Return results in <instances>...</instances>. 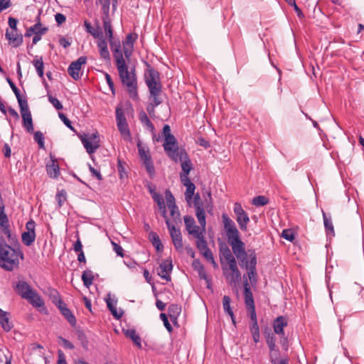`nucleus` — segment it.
Here are the masks:
<instances>
[{"instance_id":"nucleus-11","label":"nucleus","mask_w":364,"mask_h":364,"mask_svg":"<svg viewBox=\"0 0 364 364\" xmlns=\"http://www.w3.org/2000/svg\"><path fill=\"white\" fill-rule=\"evenodd\" d=\"M173 269L172 260L167 259L163 261L158 268V275L167 282L171 281L170 274Z\"/></svg>"},{"instance_id":"nucleus-64","label":"nucleus","mask_w":364,"mask_h":364,"mask_svg":"<svg viewBox=\"0 0 364 364\" xmlns=\"http://www.w3.org/2000/svg\"><path fill=\"white\" fill-rule=\"evenodd\" d=\"M58 339L61 341L62 344L63 345V346L65 348H68V349H74V345L70 342L68 340L60 336L58 337Z\"/></svg>"},{"instance_id":"nucleus-38","label":"nucleus","mask_w":364,"mask_h":364,"mask_svg":"<svg viewBox=\"0 0 364 364\" xmlns=\"http://www.w3.org/2000/svg\"><path fill=\"white\" fill-rule=\"evenodd\" d=\"M195 237L197 239L196 247L200 253L209 249L205 240L203 233L200 234L199 237Z\"/></svg>"},{"instance_id":"nucleus-29","label":"nucleus","mask_w":364,"mask_h":364,"mask_svg":"<svg viewBox=\"0 0 364 364\" xmlns=\"http://www.w3.org/2000/svg\"><path fill=\"white\" fill-rule=\"evenodd\" d=\"M46 171L50 178H55L60 174L58 164L55 160H52L51 164L46 166Z\"/></svg>"},{"instance_id":"nucleus-60","label":"nucleus","mask_w":364,"mask_h":364,"mask_svg":"<svg viewBox=\"0 0 364 364\" xmlns=\"http://www.w3.org/2000/svg\"><path fill=\"white\" fill-rule=\"evenodd\" d=\"M146 171L151 176L154 173V165L151 161V159H146L145 161H144Z\"/></svg>"},{"instance_id":"nucleus-15","label":"nucleus","mask_w":364,"mask_h":364,"mask_svg":"<svg viewBox=\"0 0 364 364\" xmlns=\"http://www.w3.org/2000/svg\"><path fill=\"white\" fill-rule=\"evenodd\" d=\"M0 228L1 230L8 237H11V232L9 226V219L4 212V205L3 203L0 204Z\"/></svg>"},{"instance_id":"nucleus-27","label":"nucleus","mask_w":364,"mask_h":364,"mask_svg":"<svg viewBox=\"0 0 364 364\" xmlns=\"http://www.w3.org/2000/svg\"><path fill=\"white\" fill-rule=\"evenodd\" d=\"M181 312V306L178 304H171L168 309V316L173 324L177 323V318Z\"/></svg>"},{"instance_id":"nucleus-13","label":"nucleus","mask_w":364,"mask_h":364,"mask_svg":"<svg viewBox=\"0 0 364 364\" xmlns=\"http://www.w3.org/2000/svg\"><path fill=\"white\" fill-rule=\"evenodd\" d=\"M110 45L111 50L113 53V56L115 60V64L119 63V61H125L122 51L121 50V43L119 40H114V38L108 39Z\"/></svg>"},{"instance_id":"nucleus-39","label":"nucleus","mask_w":364,"mask_h":364,"mask_svg":"<svg viewBox=\"0 0 364 364\" xmlns=\"http://www.w3.org/2000/svg\"><path fill=\"white\" fill-rule=\"evenodd\" d=\"M126 336L130 338L132 341L134 343L135 345H136L138 347L141 348V338L136 333L135 330L134 329H127L125 331Z\"/></svg>"},{"instance_id":"nucleus-42","label":"nucleus","mask_w":364,"mask_h":364,"mask_svg":"<svg viewBox=\"0 0 364 364\" xmlns=\"http://www.w3.org/2000/svg\"><path fill=\"white\" fill-rule=\"evenodd\" d=\"M250 260H247L243 262L247 269H256L257 258L256 255L252 252L249 255Z\"/></svg>"},{"instance_id":"nucleus-20","label":"nucleus","mask_w":364,"mask_h":364,"mask_svg":"<svg viewBox=\"0 0 364 364\" xmlns=\"http://www.w3.org/2000/svg\"><path fill=\"white\" fill-rule=\"evenodd\" d=\"M84 26L86 31L90 35H92L93 38H96L102 37V35L103 33L102 32V29L99 25L98 21L96 22L95 26H92L90 22L85 21L84 22Z\"/></svg>"},{"instance_id":"nucleus-14","label":"nucleus","mask_w":364,"mask_h":364,"mask_svg":"<svg viewBox=\"0 0 364 364\" xmlns=\"http://www.w3.org/2000/svg\"><path fill=\"white\" fill-rule=\"evenodd\" d=\"M5 36L13 47L17 48L23 43V36L18 31L6 29Z\"/></svg>"},{"instance_id":"nucleus-55","label":"nucleus","mask_w":364,"mask_h":364,"mask_svg":"<svg viewBox=\"0 0 364 364\" xmlns=\"http://www.w3.org/2000/svg\"><path fill=\"white\" fill-rule=\"evenodd\" d=\"M48 100L56 109L60 110L63 109L62 104L57 98L53 96H48Z\"/></svg>"},{"instance_id":"nucleus-6","label":"nucleus","mask_w":364,"mask_h":364,"mask_svg":"<svg viewBox=\"0 0 364 364\" xmlns=\"http://www.w3.org/2000/svg\"><path fill=\"white\" fill-rule=\"evenodd\" d=\"M163 134L164 136V143L163 144L164 150L170 158H173L175 156H177L176 154H174V151L180 148L178 146L175 136L171 133L169 125L165 124L164 126Z\"/></svg>"},{"instance_id":"nucleus-17","label":"nucleus","mask_w":364,"mask_h":364,"mask_svg":"<svg viewBox=\"0 0 364 364\" xmlns=\"http://www.w3.org/2000/svg\"><path fill=\"white\" fill-rule=\"evenodd\" d=\"M0 325L6 332L10 331L14 327L13 322L11 320L10 314L1 309H0Z\"/></svg>"},{"instance_id":"nucleus-24","label":"nucleus","mask_w":364,"mask_h":364,"mask_svg":"<svg viewBox=\"0 0 364 364\" xmlns=\"http://www.w3.org/2000/svg\"><path fill=\"white\" fill-rule=\"evenodd\" d=\"M23 119V126L29 133L33 132V124L30 111L21 113Z\"/></svg>"},{"instance_id":"nucleus-32","label":"nucleus","mask_w":364,"mask_h":364,"mask_svg":"<svg viewBox=\"0 0 364 364\" xmlns=\"http://www.w3.org/2000/svg\"><path fill=\"white\" fill-rule=\"evenodd\" d=\"M107 306L109 310L111 311L113 316L117 319L120 318L122 316L123 312L120 310L118 311L116 308V301L109 299H107Z\"/></svg>"},{"instance_id":"nucleus-1","label":"nucleus","mask_w":364,"mask_h":364,"mask_svg":"<svg viewBox=\"0 0 364 364\" xmlns=\"http://www.w3.org/2000/svg\"><path fill=\"white\" fill-rule=\"evenodd\" d=\"M223 221L228 242L232 247V252L237 259L244 262L247 255L245 252V243L240 238V232L235 223L225 214L223 215Z\"/></svg>"},{"instance_id":"nucleus-9","label":"nucleus","mask_w":364,"mask_h":364,"mask_svg":"<svg viewBox=\"0 0 364 364\" xmlns=\"http://www.w3.org/2000/svg\"><path fill=\"white\" fill-rule=\"evenodd\" d=\"M87 61L85 56L80 57L77 60L72 62L68 68V74L74 79L78 80L80 77L81 67Z\"/></svg>"},{"instance_id":"nucleus-25","label":"nucleus","mask_w":364,"mask_h":364,"mask_svg":"<svg viewBox=\"0 0 364 364\" xmlns=\"http://www.w3.org/2000/svg\"><path fill=\"white\" fill-rule=\"evenodd\" d=\"M244 295L247 308L255 306L253 295L251 291L250 286L247 280L244 282Z\"/></svg>"},{"instance_id":"nucleus-3","label":"nucleus","mask_w":364,"mask_h":364,"mask_svg":"<svg viewBox=\"0 0 364 364\" xmlns=\"http://www.w3.org/2000/svg\"><path fill=\"white\" fill-rule=\"evenodd\" d=\"M19 257L23 258V253L18 250L8 245L6 242L0 243V267L6 271H12L19 264Z\"/></svg>"},{"instance_id":"nucleus-23","label":"nucleus","mask_w":364,"mask_h":364,"mask_svg":"<svg viewBox=\"0 0 364 364\" xmlns=\"http://www.w3.org/2000/svg\"><path fill=\"white\" fill-rule=\"evenodd\" d=\"M287 326V322L283 316L277 317L273 324L274 331L275 333L284 336V328Z\"/></svg>"},{"instance_id":"nucleus-10","label":"nucleus","mask_w":364,"mask_h":364,"mask_svg":"<svg viewBox=\"0 0 364 364\" xmlns=\"http://www.w3.org/2000/svg\"><path fill=\"white\" fill-rule=\"evenodd\" d=\"M184 223L188 234L193 235L194 237H199L200 234L205 232V231L202 230L201 226L198 227L196 225L195 220L192 216H184Z\"/></svg>"},{"instance_id":"nucleus-44","label":"nucleus","mask_w":364,"mask_h":364,"mask_svg":"<svg viewBox=\"0 0 364 364\" xmlns=\"http://www.w3.org/2000/svg\"><path fill=\"white\" fill-rule=\"evenodd\" d=\"M116 120L117 125L127 123L124 112L122 109L119 106H117L116 108Z\"/></svg>"},{"instance_id":"nucleus-57","label":"nucleus","mask_w":364,"mask_h":364,"mask_svg":"<svg viewBox=\"0 0 364 364\" xmlns=\"http://www.w3.org/2000/svg\"><path fill=\"white\" fill-rule=\"evenodd\" d=\"M97 1L101 5L103 13H109L110 0H97Z\"/></svg>"},{"instance_id":"nucleus-36","label":"nucleus","mask_w":364,"mask_h":364,"mask_svg":"<svg viewBox=\"0 0 364 364\" xmlns=\"http://www.w3.org/2000/svg\"><path fill=\"white\" fill-rule=\"evenodd\" d=\"M49 297L52 302L56 306H60L63 304V301L60 299L59 293L54 289H50L49 290Z\"/></svg>"},{"instance_id":"nucleus-52","label":"nucleus","mask_w":364,"mask_h":364,"mask_svg":"<svg viewBox=\"0 0 364 364\" xmlns=\"http://www.w3.org/2000/svg\"><path fill=\"white\" fill-rule=\"evenodd\" d=\"M34 139L38 143L39 148L44 149V136L40 131H37L34 133Z\"/></svg>"},{"instance_id":"nucleus-16","label":"nucleus","mask_w":364,"mask_h":364,"mask_svg":"<svg viewBox=\"0 0 364 364\" xmlns=\"http://www.w3.org/2000/svg\"><path fill=\"white\" fill-rule=\"evenodd\" d=\"M266 341H267V344L270 350V358H271V362L273 363V364H275V360L277 359L278 358V355H279V353H278V350H277L275 349L276 348V344H275V342H276V340H275V337L272 334V333H269L267 336V338H266Z\"/></svg>"},{"instance_id":"nucleus-26","label":"nucleus","mask_w":364,"mask_h":364,"mask_svg":"<svg viewBox=\"0 0 364 364\" xmlns=\"http://www.w3.org/2000/svg\"><path fill=\"white\" fill-rule=\"evenodd\" d=\"M196 217L198 220L199 224L200 225L202 228L203 231H205V225H206V221H205V213L203 208V206L202 204H198L196 203Z\"/></svg>"},{"instance_id":"nucleus-53","label":"nucleus","mask_w":364,"mask_h":364,"mask_svg":"<svg viewBox=\"0 0 364 364\" xmlns=\"http://www.w3.org/2000/svg\"><path fill=\"white\" fill-rule=\"evenodd\" d=\"M201 254L203 255V257L206 259L207 261H208L213 264V266L215 268L218 267V265L214 259L213 253L210 249L201 252Z\"/></svg>"},{"instance_id":"nucleus-33","label":"nucleus","mask_w":364,"mask_h":364,"mask_svg":"<svg viewBox=\"0 0 364 364\" xmlns=\"http://www.w3.org/2000/svg\"><path fill=\"white\" fill-rule=\"evenodd\" d=\"M236 220L242 230H247L250 218L245 212L241 215H236Z\"/></svg>"},{"instance_id":"nucleus-50","label":"nucleus","mask_w":364,"mask_h":364,"mask_svg":"<svg viewBox=\"0 0 364 364\" xmlns=\"http://www.w3.org/2000/svg\"><path fill=\"white\" fill-rule=\"evenodd\" d=\"M268 198L264 196H259L252 199V203L255 206H263L268 203Z\"/></svg>"},{"instance_id":"nucleus-4","label":"nucleus","mask_w":364,"mask_h":364,"mask_svg":"<svg viewBox=\"0 0 364 364\" xmlns=\"http://www.w3.org/2000/svg\"><path fill=\"white\" fill-rule=\"evenodd\" d=\"M220 261L222 263V265H223V259H225L228 264L229 269L230 272H226V269L223 267L224 274L226 276L227 279L230 283L235 284L238 280L240 279V272L238 269L237 262L234 256L232 255V253L231 252L229 247L227 246L221 247L220 248Z\"/></svg>"},{"instance_id":"nucleus-46","label":"nucleus","mask_w":364,"mask_h":364,"mask_svg":"<svg viewBox=\"0 0 364 364\" xmlns=\"http://www.w3.org/2000/svg\"><path fill=\"white\" fill-rule=\"evenodd\" d=\"M186 191L185 193V198L188 203H190L191 200L193 199V196L194 195L196 186L194 183L190 184L189 186H186Z\"/></svg>"},{"instance_id":"nucleus-7","label":"nucleus","mask_w":364,"mask_h":364,"mask_svg":"<svg viewBox=\"0 0 364 364\" xmlns=\"http://www.w3.org/2000/svg\"><path fill=\"white\" fill-rule=\"evenodd\" d=\"M174 154H177L173 158H171L175 162L180 161L181 163V168L183 173L181 174L188 175L191 170V162L188 159V154L183 149H176Z\"/></svg>"},{"instance_id":"nucleus-8","label":"nucleus","mask_w":364,"mask_h":364,"mask_svg":"<svg viewBox=\"0 0 364 364\" xmlns=\"http://www.w3.org/2000/svg\"><path fill=\"white\" fill-rule=\"evenodd\" d=\"M166 224L169 230L173 244L176 250L181 252L183 250L182 235L178 228H176L174 224H172L169 219H166Z\"/></svg>"},{"instance_id":"nucleus-21","label":"nucleus","mask_w":364,"mask_h":364,"mask_svg":"<svg viewBox=\"0 0 364 364\" xmlns=\"http://www.w3.org/2000/svg\"><path fill=\"white\" fill-rule=\"evenodd\" d=\"M60 311V313L63 314V316L65 317V318L68 321V322L72 326H75L76 325V318L73 314L71 312V311L67 308L66 304L64 303L58 307Z\"/></svg>"},{"instance_id":"nucleus-45","label":"nucleus","mask_w":364,"mask_h":364,"mask_svg":"<svg viewBox=\"0 0 364 364\" xmlns=\"http://www.w3.org/2000/svg\"><path fill=\"white\" fill-rule=\"evenodd\" d=\"M250 331L252 333L254 342L258 343L259 341V328L257 322L252 323Z\"/></svg>"},{"instance_id":"nucleus-59","label":"nucleus","mask_w":364,"mask_h":364,"mask_svg":"<svg viewBox=\"0 0 364 364\" xmlns=\"http://www.w3.org/2000/svg\"><path fill=\"white\" fill-rule=\"evenodd\" d=\"M97 38L98 39L97 47L99 48V50L107 49V41L105 39L103 34L102 35V37Z\"/></svg>"},{"instance_id":"nucleus-35","label":"nucleus","mask_w":364,"mask_h":364,"mask_svg":"<svg viewBox=\"0 0 364 364\" xmlns=\"http://www.w3.org/2000/svg\"><path fill=\"white\" fill-rule=\"evenodd\" d=\"M139 119L141 124L146 127L150 132L154 131V126L152 122L149 120L145 112L141 111L139 113Z\"/></svg>"},{"instance_id":"nucleus-34","label":"nucleus","mask_w":364,"mask_h":364,"mask_svg":"<svg viewBox=\"0 0 364 364\" xmlns=\"http://www.w3.org/2000/svg\"><path fill=\"white\" fill-rule=\"evenodd\" d=\"M117 127L122 138L126 141H130L132 140V136L127 123L117 124Z\"/></svg>"},{"instance_id":"nucleus-28","label":"nucleus","mask_w":364,"mask_h":364,"mask_svg":"<svg viewBox=\"0 0 364 364\" xmlns=\"http://www.w3.org/2000/svg\"><path fill=\"white\" fill-rule=\"evenodd\" d=\"M150 92V100L151 103H155V105H159L162 100L160 97V94L161 92V87L156 88L149 89Z\"/></svg>"},{"instance_id":"nucleus-43","label":"nucleus","mask_w":364,"mask_h":364,"mask_svg":"<svg viewBox=\"0 0 364 364\" xmlns=\"http://www.w3.org/2000/svg\"><path fill=\"white\" fill-rule=\"evenodd\" d=\"M168 209L170 210L171 216L173 218L172 220H170V221L176 226L178 223H181L180 213L177 207L170 208Z\"/></svg>"},{"instance_id":"nucleus-37","label":"nucleus","mask_w":364,"mask_h":364,"mask_svg":"<svg viewBox=\"0 0 364 364\" xmlns=\"http://www.w3.org/2000/svg\"><path fill=\"white\" fill-rule=\"evenodd\" d=\"M94 275L91 270H85L82 274V280L86 287H89L93 282Z\"/></svg>"},{"instance_id":"nucleus-48","label":"nucleus","mask_w":364,"mask_h":364,"mask_svg":"<svg viewBox=\"0 0 364 364\" xmlns=\"http://www.w3.org/2000/svg\"><path fill=\"white\" fill-rule=\"evenodd\" d=\"M165 196L168 208H176L175 198L169 190L166 191Z\"/></svg>"},{"instance_id":"nucleus-12","label":"nucleus","mask_w":364,"mask_h":364,"mask_svg":"<svg viewBox=\"0 0 364 364\" xmlns=\"http://www.w3.org/2000/svg\"><path fill=\"white\" fill-rule=\"evenodd\" d=\"M146 84L149 89L161 87L159 73L151 68L148 70V75L146 77Z\"/></svg>"},{"instance_id":"nucleus-51","label":"nucleus","mask_w":364,"mask_h":364,"mask_svg":"<svg viewBox=\"0 0 364 364\" xmlns=\"http://www.w3.org/2000/svg\"><path fill=\"white\" fill-rule=\"evenodd\" d=\"M16 98L19 105L21 113L30 111L26 100H23L21 95H18V97H16Z\"/></svg>"},{"instance_id":"nucleus-5","label":"nucleus","mask_w":364,"mask_h":364,"mask_svg":"<svg viewBox=\"0 0 364 364\" xmlns=\"http://www.w3.org/2000/svg\"><path fill=\"white\" fill-rule=\"evenodd\" d=\"M14 288L23 299L28 300L33 306L42 307L44 306V301L41 296L26 282L19 281L14 286Z\"/></svg>"},{"instance_id":"nucleus-30","label":"nucleus","mask_w":364,"mask_h":364,"mask_svg":"<svg viewBox=\"0 0 364 364\" xmlns=\"http://www.w3.org/2000/svg\"><path fill=\"white\" fill-rule=\"evenodd\" d=\"M32 63H33V66L35 67L38 76L41 78L43 79L44 63H43V58L36 56L33 59Z\"/></svg>"},{"instance_id":"nucleus-47","label":"nucleus","mask_w":364,"mask_h":364,"mask_svg":"<svg viewBox=\"0 0 364 364\" xmlns=\"http://www.w3.org/2000/svg\"><path fill=\"white\" fill-rule=\"evenodd\" d=\"M151 242L154 246L157 252H161L163 250V245L161 242L160 238L156 233H152L151 235Z\"/></svg>"},{"instance_id":"nucleus-58","label":"nucleus","mask_w":364,"mask_h":364,"mask_svg":"<svg viewBox=\"0 0 364 364\" xmlns=\"http://www.w3.org/2000/svg\"><path fill=\"white\" fill-rule=\"evenodd\" d=\"M160 318L163 321L164 324L166 328L167 329V331L171 333L172 331L173 328H172L171 325L168 322L166 314L161 313L160 314Z\"/></svg>"},{"instance_id":"nucleus-18","label":"nucleus","mask_w":364,"mask_h":364,"mask_svg":"<svg viewBox=\"0 0 364 364\" xmlns=\"http://www.w3.org/2000/svg\"><path fill=\"white\" fill-rule=\"evenodd\" d=\"M81 141L88 154L94 153L100 147V141H93L91 138H88L87 135L80 137Z\"/></svg>"},{"instance_id":"nucleus-31","label":"nucleus","mask_w":364,"mask_h":364,"mask_svg":"<svg viewBox=\"0 0 364 364\" xmlns=\"http://www.w3.org/2000/svg\"><path fill=\"white\" fill-rule=\"evenodd\" d=\"M231 299L228 296H224L223 298V307L225 312H227L231 317L233 324H235L233 311L230 307Z\"/></svg>"},{"instance_id":"nucleus-63","label":"nucleus","mask_w":364,"mask_h":364,"mask_svg":"<svg viewBox=\"0 0 364 364\" xmlns=\"http://www.w3.org/2000/svg\"><path fill=\"white\" fill-rule=\"evenodd\" d=\"M112 245L113 246V249H114V252L117 254V255L123 257H124L123 248L113 241H112Z\"/></svg>"},{"instance_id":"nucleus-62","label":"nucleus","mask_w":364,"mask_h":364,"mask_svg":"<svg viewBox=\"0 0 364 364\" xmlns=\"http://www.w3.org/2000/svg\"><path fill=\"white\" fill-rule=\"evenodd\" d=\"M35 227H36L35 222L32 220H29L28 222L26 223V228L27 230L26 232L32 233V234H36Z\"/></svg>"},{"instance_id":"nucleus-2","label":"nucleus","mask_w":364,"mask_h":364,"mask_svg":"<svg viewBox=\"0 0 364 364\" xmlns=\"http://www.w3.org/2000/svg\"><path fill=\"white\" fill-rule=\"evenodd\" d=\"M119 76L122 83L125 86L129 92L130 98L136 100L138 98L137 93V78L135 73V68H129L125 61H119V63L116 64Z\"/></svg>"},{"instance_id":"nucleus-56","label":"nucleus","mask_w":364,"mask_h":364,"mask_svg":"<svg viewBox=\"0 0 364 364\" xmlns=\"http://www.w3.org/2000/svg\"><path fill=\"white\" fill-rule=\"evenodd\" d=\"M282 236L289 241H293L294 240V235L293 232L289 229L284 230L282 231Z\"/></svg>"},{"instance_id":"nucleus-61","label":"nucleus","mask_w":364,"mask_h":364,"mask_svg":"<svg viewBox=\"0 0 364 364\" xmlns=\"http://www.w3.org/2000/svg\"><path fill=\"white\" fill-rule=\"evenodd\" d=\"M248 278L252 284L255 283L257 282V272L256 269H247Z\"/></svg>"},{"instance_id":"nucleus-41","label":"nucleus","mask_w":364,"mask_h":364,"mask_svg":"<svg viewBox=\"0 0 364 364\" xmlns=\"http://www.w3.org/2000/svg\"><path fill=\"white\" fill-rule=\"evenodd\" d=\"M22 241L26 246H30L35 240L36 234L24 232L21 235Z\"/></svg>"},{"instance_id":"nucleus-40","label":"nucleus","mask_w":364,"mask_h":364,"mask_svg":"<svg viewBox=\"0 0 364 364\" xmlns=\"http://www.w3.org/2000/svg\"><path fill=\"white\" fill-rule=\"evenodd\" d=\"M193 268L198 271L200 278L206 279L207 275L203 264L199 260H194L193 262Z\"/></svg>"},{"instance_id":"nucleus-22","label":"nucleus","mask_w":364,"mask_h":364,"mask_svg":"<svg viewBox=\"0 0 364 364\" xmlns=\"http://www.w3.org/2000/svg\"><path fill=\"white\" fill-rule=\"evenodd\" d=\"M103 28L105 31V36L107 39L113 38V28L109 18V13H103Z\"/></svg>"},{"instance_id":"nucleus-54","label":"nucleus","mask_w":364,"mask_h":364,"mask_svg":"<svg viewBox=\"0 0 364 364\" xmlns=\"http://www.w3.org/2000/svg\"><path fill=\"white\" fill-rule=\"evenodd\" d=\"M136 34L135 35H133L132 33L128 34L126 37L125 41L124 42V46L133 48V45H134V43L136 41Z\"/></svg>"},{"instance_id":"nucleus-19","label":"nucleus","mask_w":364,"mask_h":364,"mask_svg":"<svg viewBox=\"0 0 364 364\" xmlns=\"http://www.w3.org/2000/svg\"><path fill=\"white\" fill-rule=\"evenodd\" d=\"M36 21L37 23L26 31L25 34L26 36L30 37L33 34H45L48 31V28L46 27L42 26L39 16H37Z\"/></svg>"},{"instance_id":"nucleus-49","label":"nucleus","mask_w":364,"mask_h":364,"mask_svg":"<svg viewBox=\"0 0 364 364\" xmlns=\"http://www.w3.org/2000/svg\"><path fill=\"white\" fill-rule=\"evenodd\" d=\"M323 223L326 230L329 231L331 233H334V228L333 225V223L331 218H328L325 212L323 211Z\"/></svg>"}]
</instances>
